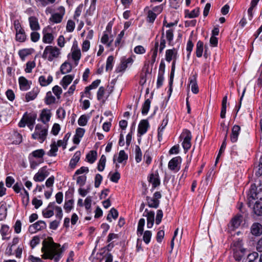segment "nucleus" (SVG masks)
<instances>
[{
  "label": "nucleus",
  "mask_w": 262,
  "mask_h": 262,
  "mask_svg": "<svg viewBox=\"0 0 262 262\" xmlns=\"http://www.w3.org/2000/svg\"><path fill=\"white\" fill-rule=\"evenodd\" d=\"M30 27L32 30L37 31L40 29L38 19L35 16H31L29 18Z\"/></svg>",
  "instance_id": "nucleus-16"
},
{
  "label": "nucleus",
  "mask_w": 262,
  "mask_h": 262,
  "mask_svg": "<svg viewBox=\"0 0 262 262\" xmlns=\"http://www.w3.org/2000/svg\"><path fill=\"white\" fill-rule=\"evenodd\" d=\"M114 57L113 56H110L108 57L106 60V70H112L113 67Z\"/></svg>",
  "instance_id": "nucleus-50"
},
{
  "label": "nucleus",
  "mask_w": 262,
  "mask_h": 262,
  "mask_svg": "<svg viewBox=\"0 0 262 262\" xmlns=\"http://www.w3.org/2000/svg\"><path fill=\"white\" fill-rule=\"evenodd\" d=\"M106 157L104 155H102L98 165V170L100 171H102L104 170L105 163H106Z\"/></svg>",
  "instance_id": "nucleus-39"
},
{
  "label": "nucleus",
  "mask_w": 262,
  "mask_h": 262,
  "mask_svg": "<svg viewBox=\"0 0 262 262\" xmlns=\"http://www.w3.org/2000/svg\"><path fill=\"white\" fill-rule=\"evenodd\" d=\"M242 216L241 215H237L233 217L230 223V227L234 230L238 228L242 222Z\"/></svg>",
  "instance_id": "nucleus-15"
},
{
  "label": "nucleus",
  "mask_w": 262,
  "mask_h": 262,
  "mask_svg": "<svg viewBox=\"0 0 262 262\" xmlns=\"http://www.w3.org/2000/svg\"><path fill=\"white\" fill-rule=\"evenodd\" d=\"M143 215L147 218V228H151L155 221V212L153 211H149L147 209H146Z\"/></svg>",
  "instance_id": "nucleus-9"
},
{
  "label": "nucleus",
  "mask_w": 262,
  "mask_h": 262,
  "mask_svg": "<svg viewBox=\"0 0 262 262\" xmlns=\"http://www.w3.org/2000/svg\"><path fill=\"white\" fill-rule=\"evenodd\" d=\"M60 245L55 243L52 237H49L48 241L42 242L41 252H43L42 257L44 259H53L55 262H58L61 257L63 250L59 248Z\"/></svg>",
  "instance_id": "nucleus-1"
},
{
  "label": "nucleus",
  "mask_w": 262,
  "mask_h": 262,
  "mask_svg": "<svg viewBox=\"0 0 262 262\" xmlns=\"http://www.w3.org/2000/svg\"><path fill=\"white\" fill-rule=\"evenodd\" d=\"M203 42L200 40L197 42L196 55L198 57H201L202 56L203 51Z\"/></svg>",
  "instance_id": "nucleus-38"
},
{
  "label": "nucleus",
  "mask_w": 262,
  "mask_h": 262,
  "mask_svg": "<svg viewBox=\"0 0 262 262\" xmlns=\"http://www.w3.org/2000/svg\"><path fill=\"white\" fill-rule=\"evenodd\" d=\"M39 91L37 88H34L31 91L27 93L26 95V100L29 102L34 100L37 96Z\"/></svg>",
  "instance_id": "nucleus-19"
},
{
  "label": "nucleus",
  "mask_w": 262,
  "mask_h": 262,
  "mask_svg": "<svg viewBox=\"0 0 262 262\" xmlns=\"http://www.w3.org/2000/svg\"><path fill=\"white\" fill-rule=\"evenodd\" d=\"M150 100L149 99H146L142 106V114L143 115H146L148 113V112L150 108Z\"/></svg>",
  "instance_id": "nucleus-41"
},
{
  "label": "nucleus",
  "mask_w": 262,
  "mask_h": 262,
  "mask_svg": "<svg viewBox=\"0 0 262 262\" xmlns=\"http://www.w3.org/2000/svg\"><path fill=\"white\" fill-rule=\"evenodd\" d=\"M88 122V119L85 115H82L78 120V123L80 126H85Z\"/></svg>",
  "instance_id": "nucleus-64"
},
{
  "label": "nucleus",
  "mask_w": 262,
  "mask_h": 262,
  "mask_svg": "<svg viewBox=\"0 0 262 262\" xmlns=\"http://www.w3.org/2000/svg\"><path fill=\"white\" fill-rule=\"evenodd\" d=\"M128 65L127 63H126L125 61L122 59L120 65L117 67L116 71L117 73L123 72L126 69Z\"/></svg>",
  "instance_id": "nucleus-62"
},
{
  "label": "nucleus",
  "mask_w": 262,
  "mask_h": 262,
  "mask_svg": "<svg viewBox=\"0 0 262 262\" xmlns=\"http://www.w3.org/2000/svg\"><path fill=\"white\" fill-rule=\"evenodd\" d=\"M240 130L241 127L239 125H235L233 126L230 137L231 141L232 142H235L237 141Z\"/></svg>",
  "instance_id": "nucleus-18"
},
{
  "label": "nucleus",
  "mask_w": 262,
  "mask_h": 262,
  "mask_svg": "<svg viewBox=\"0 0 262 262\" xmlns=\"http://www.w3.org/2000/svg\"><path fill=\"white\" fill-rule=\"evenodd\" d=\"M71 70L72 66L68 62H64L60 67V71L62 74L69 73Z\"/></svg>",
  "instance_id": "nucleus-31"
},
{
  "label": "nucleus",
  "mask_w": 262,
  "mask_h": 262,
  "mask_svg": "<svg viewBox=\"0 0 262 262\" xmlns=\"http://www.w3.org/2000/svg\"><path fill=\"white\" fill-rule=\"evenodd\" d=\"M35 66L36 63L34 61H28L26 64L25 72L28 73H31L32 69L35 68Z\"/></svg>",
  "instance_id": "nucleus-49"
},
{
  "label": "nucleus",
  "mask_w": 262,
  "mask_h": 262,
  "mask_svg": "<svg viewBox=\"0 0 262 262\" xmlns=\"http://www.w3.org/2000/svg\"><path fill=\"white\" fill-rule=\"evenodd\" d=\"M145 225V220L143 218L140 219L138 222L137 234L138 235L141 236L143 233L144 226Z\"/></svg>",
  "instance_id": "nucleus-35"
},
{
  "label": "nucleus",
  "mask_w": 262,
  "mask_h": 262,
  "mask_svg": "<svg viewBox=\"0 0 262 262\" xmlns=\"http://www.w3.org/2000/svg\"><path fill=\"white\" fill-rule=\"evenodd\" d=\"M159 47V42L158 41H156L155 44V49L153 50L152 55L151 56V64H154L156 61V58L157 56V52Z\"/></svg>",
  "instance_id": "nucleus-57"
},
{
  "label": "nucleus",
  "mask_w": 262,
  "mask_h": 262,
  "mask_svg": "<svg viewBox=\"0 0 262 262\" xmlns=\"http://www.w3.org/2000/svg\"><path fill=\"white\" fill-rule=\"evenodd\" d=\"M74 201L73 200H70L67 202H66L64 205V209L66 212H69L73 208V204Z\"/></svg>",
  "instance_id": "nucleus-58"
},
{
  "label": "nucleus",
  "mask_w": 262,
  "mask_h": 262,
  "mask_svg": "<svg viewBox=\"0 0 262 262\" xmlns=\"http://www.w3.org/2000/svg\"><path fill=\"white\" fill-rule=\"evenodd\" d=\"M81 152L80 151H76L74 155L73 158L71 159L69 166L71 168H74L77 163L80 160Z\"/></svg>",
  "instance_id": "nucleus-20"
},
{
  "label": "nucleus",
  "mask_w": 262,
  "mask_h": 262,
  "mask_svg": "<svg viewBox=\"0 0 262 262\" xmlns=\"http://www.w3.org/2000/svg\"><path fill=\"white\" fill-rule=\"evenodd\" d=\"M53 93L57 97V99L60 98V95L62 93V89L58 85H55L52 88Z\"/></svg>",
  "instance_id": "nucleus-56"
},
{
  "label": "nucleus",
  "mask_w": 262,
  "mask_h": 262,
  "mask_svg": "<svg viewBox=\"0 0 262 262\" xmlns=\"http://www.w3.org/2000/svg\"><path fill=\"white\" fill-rule=\"evenodd\" d=\"M7 214V207L6 204H3L0 206V221L6 219Z\"/></svg>",
  "instance_id": "nucleus-33"
},
{
  "label": "nucleus",
  "mask_w": 262,
  "mask_h": 262,
  "mask_svg": "<svg viewBox=\"0 0 262 262\" xmlns=\"http://www.w3.org/2000/svg\"><path fill=\"white\" fill-rule=\"evenodd\" d=\"M149 127V123L147 120H142L140 121L138 126V133L141 136L144 134Z\"/></svg>",
  "instance_id": "nucleus-12"
},
{
  "label": "nucleus",
  "mask_w": 262,
  "mask_h": 262,
  "mask_svg": "<svg viewBox=\"0 0 262 262\" xmlns=\"http://www.w3.org/2000/svg\"><path fill=\"white\" fill-rule=\"evenodd\" d=\"M146 201L149 207L157 208L159 205V200H156L154 198H150L149 196H147Z\"/></svg>",
  "instance_id": "nucleus-27"
},
{
  "label": "nucleus",
  "mask_w": 262,
  "mask_h": 262,
  "mask_svg": "<svg viewBox=\"0 0 262 262\" xmlns=\"http://www.w3.org/2000/svg\"><path fill=\"white\" fill-rule=\"evenodd\" d=\"M149 181L152 185L153 187L155 188L160 184V181L158 176L156 174H151L149 177Z\"/></svg>",
  "instance_id": "nucleus-30"
},
{
  "label": "nucleus",
  "mask_w": 262,
  "mask_h": 262,
  "mask_svg": "<svg viewBox=\"0 0 262 262\" xmlns=\"http://www.w3.org/2000/svg\"><path fill=\"white\" fill-rule=\"evenodd\" d=\"M96 0H92L89 9L86 11V15H92L96 9Z\"/></svg>",
  "instance_id": "nucleus-46"
},
{
  "label": "nucleus",
  "mask_w": 262,
  "mask_h": 262,
  "mask_svg": "<svg viewBox=\"0 0 262 262\" xmlns=\"http://www.w3.org/2000/svg\"><path fill=\"white\" fill-rule=\"evenodd\" d=\"M97 154L95 150H91L86 155V159L88 162L92 164L96 160Z\"/></svg>",
  "instance_id": "nucleus-28"
},
{
  "label": "nucleus",
  "mask_w": 262,
  "mask_h": 262,
  "mask_svg": "<svg viewBox=\"0 0 262 262\" xmlns=\"http://www.w3.org/2000/svg\"><path fill=\"white\" fill-rule=\"evenodd\" d=\"M36 118V114H31L27 116L26 117V123L28 125V127L32 130L33 127V125L35 123Z\"/></svg>",
  "instance_id": "nucleus-24"
},
{
  "label": "nucleus",
  "mask_w": 262,
  "mask_h": 262,
  "mask_svg": "<svg viewBox=\"0 0 262 262\" xmlns=\"http://www.w3.org/2000/svg\"><path fill=\"white\" fill-rule=\"evenodd\" d=\"M135 160L137 163L140 162L142 160V152L139 146L136 145L135 147Z\"/></svg>",
  "instance_id": "nucleus-43"
},
{
  "label": "nucleus",
  "mask_w": 262,
  "mask_h": 262,
  "mask_svg": "<svg viewBox=\"0 0 262 262\" xmlns=\"http://www.w3.org/2000/svg\"><path fill=\"white\" fill-rule=\"evenodd\" d=\"M248 195L249 198H251L252 200H262V195L261 194V192L257 191V187L254 184L251 185Z\"/></svg>",
  "instance_id": "nucleus-7"
},
{
  "label": "nucleus",
  "mask_w": 262,
  "mask_h": 262,
  "mask_svg": "<svg viewBox=\"0 0 262 262\" xmlns=\"http://www.w3.org/2000/svg\"><path fill=\"white\" fill-rule=\"evenodd\" d=\"M105 93V88L103 86H100L97 92V97L98 100H102V103H104L105 100L103 99V97Z\"/></svg>",
  "instance_id": "nucleus-40"
},
{
  "label": "nucleus",
  "mask_w": 262,
  "mask_h": 262,
  "mask_svg": "<svg viewBox=\"0 0 262 262\" xmlns=\"http://www.w3.org/2000/svg\"><path fill=\"white\" fill-rule=\"evenodd\" d=\"M186 16L189 18H194L197 17L199 14V8H197L190 12L188 10L185 11Z\"/></svg>",
  "instance_id": "nucleus-42"
},
{
  "label": "nucleus",
  "mask_w": 262,
  "mask_h": 262,
  "mask_svg": "<svg viewBox=\"0 0 262 262\" xmlns=\"http://www.w3.org/2000/svg\"><path fill=\"white\" fill-rule=\"evenodd\" d=\"M42 41L46 43H51L54 40V36L52 33L47 32V29L44 28L42 30Z\"/></svg>",
  "instance_id": "nucleus-13"
},
{
  "label": "nucleus",
  "mask_w": 262,
  "mask_h": 262,
  "mask_svg": "<svg viewBox=\"0 0 262 262\" xmlns=\"http://www.w3.org/2000/svg\"><path fill=\"white\" fill-rule=\"evenodd\" d=\"M108 36L107 34H104L101 39V41L102 43H104V44H106L107 43V46L108 47H110L111 46V44H112V42L113 41V39L111 40L110 41H108Z\"/></svg>",
  "instance_id": "nucleus-63"
},
{
  "label": "nucleus",
  "mask_w": 262,
  "mask_h": 262,
  "mask_svg": "<svg viewBox=\"0 0 262 262\" xmlns=\"http://www.w3.org/2000/svg\"><path fill=\"white\" fill-rule=\"evenodd\" d=\"M60 54V50L56 47L48 46L45 48L42 54V57L52 61L55 58L58 57Z\"/></svg>",
  "instance_id": "nucleus-2"
},
{
  "label": "nucleus",
  "mask_w": 262,
  "mask_h": 262,
  "mask_svg": "<svg viewBox=\"0 0 262 262\" xmlns=\"http://www.w3.org/2000/svg\"><path fill=\"white\" fill-rule=\"evenodd\" d=\"M176 55H177V51L175 49H169L167 50L166 51L165 54V59L168 62H170L172 58H173V61L172 63L171 70L170 76V82L169 84H171L173 81V79L174 77V73L175 70V64H176Z\"/></svg>",
  "instance_id": "nucleus-3"
},
{
  "label": "nucleus",
  "mask_w": 262,
  "mask_h": 262,
  "mask_svg": "<svg viewBox=\"0 0 262 262\" xmlns=\"http://www.w3.org/2000/svg\"><path fill=\"white\" fill-rule=\"evenodd\" d=\"M258 254L257 252H253L248 254L247 257L244 259L243 262H262V254L258 259Z\"/></svg>",
  "instance_id": "nucleus-10"
},
{
  "label": "nucleus",
  "mask_w": 262,
  "mask_h": 262,
  "mask_svg": "<svg viewBox=\"0 0 262 262\" xmlns=\"http://www.w3.org/2000/svg\"><path fill=\"white\" fill-rule=\"evenodd\" d=\"M227 102V96H225L223 100L222 103V110L221 112V117L222 118H224L226 115V104Z\"/></svg>",
  "instance_id": "nucleus-36"
},
{
  "label": "nucleus",
  "mask_w": 262,
  "mask_h": 262,
  "mask_svg": "<svg viewBox=\"0 0 262 262\" xmlns=\"http://www.w3.org/2000/svg\"><path fill=\"white\" fill-rule=\"evenodd\" d=\"M9 227L7 225H4L2 226L1 229V233L3 236V239H8L9 237H7L6 236L7 235V232L9 231Z\"/></svg>",
  "instance_id": "nucleus-51"
},
{
  "label": "nucleus",
  "mask_w": 262,
  "mask_h": 262,
  "mask_svg": "<svg viewBox=\"0 0 262 262\" xmlns=\"http://www.w3.org/2000/svg\"><path fill=\"white\" fill-rule=\"evenodd\" d=\"M251 233L255 236H259L262 233V226L258 223H255L251 227Z\"/></svg>",
  "instance_id": "nucleus-14"
},
{
  "label": "nucleus",
  "mask_w": 262,
  "mask_h": 262,
  "mask_svg": "<svg viewBox=\"0 0 262 262\" xmlns=\"http://www.w3.org/2000/svg\"><path fill=\"white\" fill-rule=\"evenodd\" d=\"M245 250H235L233 251L234 257L236 260H240L244 255Z\"/></svg>",
  "instance_id": "nucleus-54"
},
{
  "label": "nucleus",
  "mask_w": 262,
  "mask_h": 262,
  "mask_svg": "<svg viewBox=\"0 0 262 262\" xmlns=\"http://www.w3.org/2000/svg\"><path fill=\"white\" fill-rule=\"evenodd\" d=\"M151 235V232L150 231L147 230L144 232L143 239L146 244L150 242Z\"/></svg>",
  "instance_id": "nucleus-53"
},
{
  "label": "nucleus",
  "mask_w": 262,
  "mask_h": 262,
  "mask_svg": "<svg viewBox=\"0 0 262 262\" xmlns=\"http://www.w3.org/2000/svg\"><path fill=\"white\" fill-rule=\"evenodd\" d=\"M168 120L167 118H165V119H163V120L161 124V126L158 128V140L159 141H161L162 139L163 132L164 128L165 127V126L167 125V124L168 123Z\"/></svg>",
  "instance_id": "nucleus-25"
},
{
  "label": "nucleus",
  "mask_w": 262,
  "mask_h": 262,
  "mask_svg": "<svg viewBox=\"0 0 262 262\" xmlns=\"http://www.w3.org/2000/svg\"><path fill=\"white\" fill-rule=\"evenodd\" d=\"M181 162L180 157H176L172 158L168 163V168L172 170H179V168L177 169L179 164Z\"/></svg>",
  "instance_id": "nucleus-11"
},
{
  "label": "nucleus",
  "mask_w": 262,
  "mask_h": 262,
  "mask_svg": "<svg viewBox=\"0 0 262 262\" xmlns=\"http://www.w3.org/2000/svg\"><path fill=\"white\" fill-rule=\"evenodd\" d=\"M243 244H242V241H240V240H238L237 241H236L235 242L233 243V251H235V250H239V251H242V250H246L245 249L243 248Z\"/></svg>",
  "instance_id": "nucleus-47"
},
{
  "label": "nucleus",
  "mask_w": 262,
  "mask_h": 262,
  "mask_svg": "<svg viewBox=\"0 0 262 262\" xmlns=\"http://www.w3.org/2000/svg\"><path fill=\"white\" fill-rule=\"evenodd\" d=\"M173 31L172 29H169L167 30L166 32V37L168 41V43L169 45H171V42L173 40Z\"/></svg>",
  "instance_id": "nucleus-59"
},
{
  "label": "nucleus",
  "mask_w": 262,
  "mask_h": 262,
  "mask_svg": "<svg viewBox=\"0 0 262 262\" xmlns=\"http://www.w3.org/2000/svg\"><path fill=\"white\" fill-rule=\"evenodd\" d=\"M190 85L191 86V91L193 93L197 94L199 92V88L195 76H193V78L190 80Z\"/></svg>",
  "instance_id": "nucleus-29"
},
{
  "label": "nucleus",
  "mask_w": 262,
  "mask_h": 262,
  "mask_svg": "<svg viewBox=\"0 0 262 262\" xmlns=\"http://www.w3.org/2000/svg\"><path fill=\"white\" fill-rule=\"evenodd\" d=\"M86 180V177L84 175L79 176L77 178L76 183L80 187L84 185Z\"/></svg>",
  "instance_id": "nucleus-60"
},
{
  "label": "nucleus",
  "mask_w": 262,
  "mask_h": 262,
  "mask_svg": "<svg viewBox=\"0 0 262 262\" xmlns=\"http://www.w3.org/2000/svg\"><path fill=\"white\" fill-rule=\"evenodd\" d=\"M46 227L47 225L45 222L43 221H39L30 225L29 227V231L30 233H34L38 231L46 229Z\"/></svg>",
  "instance_id": "nucleus-6"
},
{
  "label": "nucleus",
  "mask_w": 262,
  "mask_h": 262,
  "mask_svg": "<svg viewBox=\"0 0 262 262\" xmlns=\"http://www.w3.org/2000/svg\"><path fill=\"white\" fill-rule=\"evenodd\" d=\"M48 134V128L42 125L38 124L35 128V132L32 137L34 139H38L40 142H43L46 139Z\"/></svg>",
  "instance_id": "nucleus-4"
},
{
  "label": "nucleus",
  "mask_w": 262,
  "mask_h": 262,
  "mask_svg": "<svg viewBox=\"0 0 262 262\" xmlns=\"http://www.w3.org/2000/svg\"><path fill=\"white\" fill-rule=\"evenodd\" d=\"M45 154V151L42 149L36 150L32 152V156L37 158H42Z\"/></svg>",
  "instance_id": "nucleus-55"
},
{
  "label": "nucleus",
  "mask_w": 262,
  "mask_h": 262,
  "mask_svg": "<svg viewBox=\"0 0 262 262\" xmlns=\"http://www.w3.org/2000/svg\"><path fill=\"white\" fill-rule=\"evenodd\" d=\"M253 210L256 215H262V202H256L254 204Z\"/></svg>",
  "instance_id": "nucleus-32"
},
{
  "label": "nucleus",
  "mask_w": 262,
  "mask_h": 262,
  "mask_svg": "<svg viewBox=\"0 0 262 262\" xmlns=\"http://www.w3.org/2000/svg\"><path fill=\"white\" fill-rule=\"evenodd\" d=\"M16 39L20 42H24L26 39V35L24 30L16 32Z\"/></svg>",
  "instance_id": "nucleus-37"
},
{
  "label": "nucleus",
  "mask_w": 262,
  "mask_h": 262,
  "mask_svg": "<svg viewBox=\"0 0 262 262\" xmlns=\"http://www.w3.org/2000/svg\"><path fill=\"white\" fill-rule=\"evenodd\" d=\"M49 174V172L46 170V167H43L35 174L33 179L36 182H42L48 176Z\"/></svg>",
  "instance_id": "nucleus-8"
},
{
  "label": "nucleus",
  "mask_w": 262,
  "mask_h": 262,
  "mask_svg": "<svg viewBox=\"0 0 262 262\" xmlns=\"http://www.w3.org/2000/svg\"><path fill=\"white\" fill-rule=\"evenodd\" d=\"M57 145L56 144V142L54 141L51 145V149L48 152V155L50 156H55L56 155V152L58 150Z\"/></svg>",
  "instance_id": "nucleus-45"
},
{
  "label": "nucleus",
  "mask_w": 262,
  "mask_h": 262,
  "mask_svg": "<svg viewBox=\"0 0 262 262\" xmlns=\"http://www.w3.org/2000/svg\"><path fill=\"white\" fill-rule=\"evenodd\" d=\"M13 138H15L12 141V143L15 144H19L22 141L21 135L18 133H14L13 135Z\"/></svg>",
  "instance_id": "nucleus-52"
},
{
  "label": "nucleus",
  "mask_w": 262,
  "mask_h": 262,
  "mask_svg": "<svg viewBox=\"0 0 262 262\" xmlns=\"http://www.w3.org/2000/svg\"><path fill=\"white\" fill-rule=\"evenodd\" d=\"M62 12L61 11V14L59 13H55L53 14L51 17L50 18V20L54 23H60L62 19L63 15L64 13V10L63 8H61Z\"/></svg>",
  "instance_id": "nucleus-22"
},
{
  "label": "nucleus",
  "mask_w": 262,
  "mask_h": 262,
  "mask_svg": "<svg viewBox=\"0 0 262 262\" xmlns=\"http://www.w3.org/2000/svg\"><path fill=\"white\" fill-rule=\"evenodd\" d=\"M127 159V156L126 155L125 151L123 150H120L119 153V157L118 158V161L121 163L123 161Z\"/></svg>",
  "instance_id": "nucleus-61"
},
{
  "label": "nucleus",
  "mask_w": 262,
  "mask_h": 262,
  "mask_svg": "<svg viewBox=\"0 0 262 262\" xmlns=\"http://www.w3.org/2000/svg\"><path fill=\"white\" fill-rule=\"evenodd\" d=\"M51 113L50 111L47 109H43L40 115L41 121L45 124L48 122L50 119Z\"/></svg>",
  "instance_id": "nucleus-17"
},
{
  "label": "nucleus",
  "mask_w": 262,
  "mask_h": 262,
  "mask_svg": "<svg viewBox=\"0 0 262 262\" xmlns=\"http://www.w3.org/2000/svg\"><path fill=\"white\" fill-rule=\"evenodd\" d=\"M73 78L74 76L71 75H67L63 77L61 82V84L63 89H67L68 85L72 82Z\"/></svg>",
  "instance_id": "nucleus-26"
},
{
  "label": "nucleus",
  "mask_w": 262,
  "mask_h": 262,
  "mask_svg": "<svg viewBox=\"0 0 262 262\" xmlns=\"http://www.w3.org/2000/svg\"><path fill=\"white\" fill-rule=\"evenodd\" d=\"M19 87L21 90L26 91L30 88L28 80L24 77H20L18 79Z\"/></svg>",
  "instance_id": "nucleus-21"
},
{
  "label": "nucleus",
  "mask_w": 262,
  "mask_h": 262,
  "mask_svg": "<svg viewBox=\"0 0 262 262\" xmlns=\"http://www.w3.org/2000/svg\"><path fill=\"white\" fill-rule=\"evenodd\" d=\"M38 80L41 86H46L48 85L52 82V81H53V77L52 76L50 75L48 76V78L46 79L45 76H40L39 77Z\"/></svg>",
  "instance_id": "nucleus-23"
},
{
  "label": "nucleus",
  "mask_w": 262,
  "mask_h": 262,
  "mask_svg": "<svg viewBox=\"0 0 262 262\" xmlns=\"http://www.w3.org/2000/svg\"><path fill=\"white\" fill-rule=\"evenodd\" d=\"M56 99L54 96L52 95L51 92L49 91L47 93L45 98V103L50 105L55 102Z\"/></svg>",
  "instance_id": "nucleus-34"
},
{
  "label": "nucleus",
  "mask_w": 262,
  "mask_h": 262,
  "mask_svg": "<svg viewBox=\"0 0 262 262\" xmlns=\"http://www.w3.org/2000/svg\"><path fill=\"white\" fill-rule=\"evenodd\" d=\"M180 137L184 138L182 145L185 151H187L190 148L191 145V139L192 137L190 132L188 129L184 130Z\"/></svg>",
  "instance_id": "nucleus-5"
},
{
  "label": "nucleus",
  "mask_w": 262,
  "mask_h": 262,
  "mask_svg": "<svg viewBox=\"0 0 262 262\" xmlns=\"http://www.w3.org/2000/svg\"><path fill=\"white\" fill-rule=\"evenodd\" d=\"M73 59L75 61H78L81 58V52L79 49H74L72 53Z\"/></svg>",
  "instance_id": "nucleus-44"
},
{
  "label": "nucleus",
  "mask_w": 262,
  "mask_h": 262,
  "mask_svg": "<svg viewBox=\"0 0 262 262\" xmlns=\"http://www.w3.org/2000/svg\"><path fill=\"white\" fill-rule=\"evenodd\" d=\"M30 50L27 49L21 50L18 52L20 58L23 61L25 60L26 56L30 54Z\"/></svg>",
  "instance_id": "nucleus-48"
}]
</instances>
